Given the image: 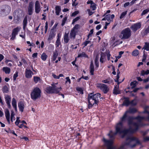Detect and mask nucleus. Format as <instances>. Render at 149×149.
Here are the masks:
<instances>
[{
	"mask_svg": "<svg viewBox=\"0 0 149 149\" xmlns=\"http://www.w3.org/2000/svg\"><path fill=\"white\" fill-rule=\"evenodd\" d=\"M127 117V113L125 112L123 117L121 118L120 121L117 124L116 127V132H113L112 131H110L108 134L110 140H108L104 138H103V141L104 143V146L106 147L107 149H113V140L115 139V136L117 133L122 134V137L123 138L126 135L130 134H132L136 131L142 126V123L139 121L134 122L133 120L136 119L137 120H141L143 118V117L138 116L136 117L129 116L127 118L128 124L129 126L132 125L134 127L132 129L131 127L124 130H123V124L126 120Z\"/></svg>",
	"mask_w": 149,
	"mask_h": 149,
	"instance_id": "obj_1",
	"label": "nucleus"
},
{
	"mask_svg": "<svg viewBox=\"0 0 149 149\" xmlns=\"http://www.w3.org/2000/svg\"><path fill=\"white\" fill-rule=\"evenodd\" d=\"M140 144V142L137 138L132 136H128L126 138L125 143L120 147L114 149H127L128 148H133L136 144Z\"/></svg>",
	"mask_w": 149,
	"mask_h": 149,
	"instance_id": "obj_2",
	"label": "nucleus"
},
{
	"mask_svg": "<svg viewBox=\"0 0 149 149\" xmlns=\"http://www.w3.org/2000/svg\"><path fill=\"white\" fill-rule=\"evenodd\" d=\"M58 83H53L52 84V86H49L47 87L45 90V91L48 94L50 93H58L59 92L60 90H61V87L59 88L57 87L56 85Z\"/></svg>",
	"mask_w": 149,
	"mask_h": 149,
	"instance_id": "obj_3",
	"label": "nucleus"
},
{
	"mask_svg": "<svg viewBox=\"0 0 149 149\" xmlns=\"http://www.w3.org/2000/svg\"><path fill=\"white\" fill-rule=\"evenodd\" d=\"M41 91L38 87L34 88L30 94L31 99L35 101L41 97Z\"/></svg>",
	"mask_w": 149,
	"mask_h": 149,
	"instance_id": "obj_4",
	"label": "nucleus"
},
{
	"mask_svg": "<svg viewBox=\"0 0 149 149\" xmlns=\"http://www.w3.org/2000/svg\"><path fill=\"white\" fill-rule=\"evenodd\" d=\"M101 97V94L97 93L94 94L91 93L89 94L88 100H89L93 102L97 105L99 102V99Z\"/></svg>",
	"mask_w": 149,
	"mask_h": 149,
	"instance_id": "obj_5",
	"label": "nucleus"
},
{
	"mask_svg": "<svg viewBox=\"0 0 149 149\" xmlns=\"http://www.w3.org/2000/svg\"><path fill=\"white\" fill-rule=\"evenodd\" d=\"M132 31L129 28L123 30L121 32L119 37L121 39H128L131 36Z\"/></svg>",
	"mask_w": 149,
	"mask_h": 149,
	"instance_id": "obj_6",
	"label": "nucleus"
},
{
	"mask_svg": "<svg viewBox=\"0 0 149 149\" xmlns=\"http://www.w3.org/2000/svg\"><path fill=\"white\" fill-rule=\"evenodd\" d=\"M10 7L7 5L2 6L1 8V14L3 16H6L8 15L11 10Z\"/></svg>",
	"mask_w": 149,
	"mask_h": 149,
	"instance_id": "obj_7",
	"label": "nucleus"
},
{
	"mask_svg": "<svg viewBox=\"0 0 149 149\" xmlns=\"http://www.w3.org/2000/svg\"><path fill=\"white\" fill-rule=\"evenodd\" d=\"M97 87L100 89L104 94L107 93L109 91V88L106 85L103 84H97Z\"/></svg>",
	"mask_w": 149,
	"mask_h": 149,
	"instance_id": "obj_8",
	"label": "nucleus"
},
{
	"mask_svg": "<svg viewBox=\"0 0 149 149\" xmlns=\"http://www.w3.org/2000/svg\"><path fill=\"white\" fill-rule=\"evenodd\" d=\"M124 99L125 100L123 102L122 104L123 105L128 106L130 104H131L132 105L134 106L136 104V103L134 100H132L131 102H130L128 98L125 97Z\"/></svg>",
	"mask_w": 149,
	"mask_h": 149,
	"instance_id": "obj_9",
	"label": "nucleus"
},
{
	"mask_svg": "<svg viewBox=\"0 0 149 149\" xmlns=\"http://www.w3.org/2000/svg\"><path fill=\"white\" fill-rule=\"evenodd\" d=\"M20 29V27H17L16 28H14L13 30V31L12 33V37L10 38L11 40H13L15 39L16 35L18 33Z\"/></svg>",
	"mask_w": 149,
	"mask_h": 149,
	"instance_id": "obj_10",
	"label": "nucleus"
},
{
	"mask_svg": "<svg viewBox=\"0 0 149 149\" xmlns=\"http://www.w3.org/2000/svg\"><path fill=\"white\" fill-rule=\"evenodd\" d=\"M141 24L140 23H137L132 25L130 28L133 31L136 32L141 27Z\"/></svg>",
	"mask_w": 149,
	"mask_h": 149,
	"instance_id": "obj_11",
	"label": "nucleus"
},
{
	"mask_svg": "<svg viewBox=\"0 0 149 149\" xmlns=\"http://www.w3.org/2000/svg\"><path fill=\"white\" fill-rule=\"evenodd\" d=\"M5 99L8 107L9 109H10L11 108V106L10 105L11 101V97L8 95H6L5 96Z\"/></svg>",
	"mask_w": 149,
	"mask_h": 149,
	"instance_id": "obj_12",
	"label": "nucleus"
},
{
	"mask_svg": "<svg viewBox=\"0 0 149 149\" xmlns=\"http://www.w3.org/2000/svg\"><path fill=\"white\" fill-rule=\"evenodd\" d=\"M35 10L36 13H38L41 10L40 5L38 1L36 2L35 4Z\"/></svg>",
	"mask_w": 149,
	"mask_h": 149,
	"instance_id": "obj_13",
	"label": "nucleus"
},
{
	"mask_svg": "<svg viewBox=\"0 0 149 149\" xmlns=\"http://www.w3.org/2000/svg\"><path fill=\"white\" fill-rule=\"evenodd\" d=\"M18 105L20 111L23 112L25 107L24 102L22 101H20L18 102Z\"/></svg>",
	"mask_w": 149,
	"mask_h": 149,
	"instance_id": "obj_14",
	"label": "nucleus"
},
{
	"mask_svg": "<svg viewBox=\"0 0 149 149\" xmlns=\"http://www.w3.org/2000/svg\"><path fill=\"white\" fill-rule=\"evenodd\" d=\"M33 74V72L30 70L26 69L25 71L26 77L28 78H31Z\"/></svg>",
	"mask_w": 149,
	"mask_h": 149,
	"instance_id": "obj_15",
	"label": "nucleus"
},
{
	"mask_svg": "<svg viewBox=\"0 0 149 149\" xmlns=\"http://www.w3.org/2000/svg\"><path fill=\"white\" fill-rule=\"evenodd\" d=\"M115 15L113 14L110 15L108 14L105 17V18L108 22H111L113 21V19L114 18Z\"/></svg>",
	"mask_w": 149,
	"mask_h": 149,
	"instance_id": "obj_16",
	"label": "nucleus"
},
{
	"mask_svg": "<svg viewBox=\"0 0 149 149\" xmlns=\"http://www.w3.org/2000/svg\"><path fill=\"white\" fill-rule=\"evenodd\" d=\"M5 113L6 117L8 123L10 124V112L8 109L6 110L5 111Z\"/></svg>",
	"mask_w": 149,
	"mask_h": 149,
	"instance_id": "obj_17",
	"label": "nucleus"
},
{
	"mask_svg": "<svg viewBox=\"0 0 149 149\" xmlns=\"http://www.w3.org/2000/svg\"><path fill=\"white\" fill-rule=\"evenodd\" d=\"M90 71L91 75H93L94 74V68L93 65V62L91 61L90 66Z\"/></svg>",
	"mask_w": 149,
	"mask_h": 149,
	"instance_id": "obj_18",
	"label": "nucleus"
},
{
	"mask_svg": "<svg viewBox=\"0 0 149 149\" xmlns=\"http://www.w3.org/2000/svg\"><path fill=\"white\" fill-rule=\"evenodd\" d=\"M77 32L71 30L70 33V38L71 39L74 40L76 37Z\"/></svg>",
	"mask_w": 149,
	"mask_h": 149,
	"instance_id": "obj_19",
	"label": "nucleus"
},
{
	"mask_svg": "<svg viewBox=\"0 0 149 149\" xmlns=\"http://www.w3.org/2000/svg\"><path fill=\"white\" fill-rule=\"evenodd\" d=\"M22 12L20 10H17L15 11V15L18 18L22 16Z\"/></svg>",
	"mask_w": 149,
	"mask_h": 149,
	"instance_id": "obj_20",
	"label": "nucleus"
},
{
	"mask_svg": "<svg viewBox=\"0 0 149 149\" xmlns=\"http://www.w3.org/2000/svg\"><path fill=\"white\" fill-rule=\"evenodd\" d=\"M55 36V33L53 31H51L50 33L48 40V41H51Z\"/></svg>",
	"mask_w": 149,
	"mask_h": 149,
	"instance_id": "obj_21",
	"label": "nucleus"
},
{
	"mask_svg": "<svg viewBox=\"0 0 149 149\" xmlns=\"http://www.w3.org/2000/svg\"><path fill=\"white\" fill-rule=\"evenodd\" d=\"M113 93L115 95L119 94L120 93V91L119 90V87L117 85L114 86V89L113 90Z\"/></svg>",
	"mask_w": 149,
	"mask_h": 149,
	"instance_id": "obj_22",
	"label": "nucleus"
},
{
	"mask_svg": "<svg viewBox=\"0 0 149 149\" xmlns=\"http://www.w3.org/2000/svg\"><path fill=\"white\" fill-rule=\"evenodd\" d=\"M64 42L66 43H68L69 40L70 38L69 37V33H65L64 36Z\"/></svg>",
	"mask_w": 149,
	"mask_h": 149,
	"instance_id": "obj_23",
	"label": "nucleus"
},
{
	"mask_svg": "<svg viewBox=\"0 0 149 149\" xmlns=\"http://www.w3.org/2000/svg\"><path fill=\"white\" fill-rule=\"evenodd\" d=\"M12 105L15 111H17V101L15 98H13L12 101Z\"/></svg>",
	"mask_w": 149,
	"mask_h": 149,
	"instance_id": "obj_24",
	"label": "nucleus"
},
{
	"mask_svg": "<svg viewBox=\"0 0 149 149\" xmlns=\"http://www.w3.org/2000/svg\"><path fill=\"white\" fill-rule=\"evenodd\" d=\"M58 56V52L56 50L53 52L52 59L53 61H55Z\"/></svg>",
	"mask_w": 149,
	"mask_h": 149,
	"instance_id": "obj_25",
	"label": "nucleus"
},
{
	"mask_svg": "<svg viewBox=\"0 0 149 149\" xmlns=\"http://www.w3.org/2000/svg\"><path fill=\"white\" fill-rule=\"evenodd\" d=\"M2 70L6 74H9L10 72V69L7 67H3L2 68Z\"/></svg>",
	"mask_w": 149,
	"mask_h": 149,
	"instance_id": "obj_26",
	"label": "nucleus"
},
{
	"mask_svg": "<svg viewBox=\"0 0 149 149\" xmlns=\"http://www.w3.org/2000/svg\"><path fill=\"white\" fill-rule=\"evenodd\" d=\"M9 88L6 85L3 86L2 88V90L3 93H8L9 92Z\"/></svg>",
	"mask_w": 149,
	"mask_h": 149,
	"instance_id": "obj_27",
	"label": "nucleus"
},
{
	"mask_svg": "<svg viewBox=\"0 0 149 149\" xmlns=\"http://www.w3.org/2000/svg\"><path fill=\"white\" fill-rule=\"evenodd\" d=\"M88 100V109H90L94 105H96V104H95L92 102V101H90L89 100Z\"/></svg>",
	"mask_w": 149,
	"mask_h": 149,
	"instance_id": "obj_28",
	"label": "nucleus"
},
{
	"mask_svg": "<svg viewBox=\"0 0 149 149\" xmlns=\"http://www.w3.org/2000/svg\"><path fill=\"white\" fill-rule=\"evenodd\" d=\"M61 7L58 6H56L55 7L56 13L57 15H59L61 11Z\"/></svg>",
	"mask_w": 149,
	"mask_h": 149,
	"instance_id": "obj_29",
	"label": "nucleus"
},
{
	"mask_svg": "<svg viewBox=\"0 0 149 149\" xmlns=\"http://www.w3.org/2000/svg\"><path fill=\"white\" fill-rule=\"evenodd\" d=\"M137 111V110L136 109L134 108H130L129 110L127 111L126 112L127 113H136Z\"/></svg>",
	"mask_w": 149,
	"mask_h": 149,
	"instance_id": "obj_30",
	"label": "nucleus"
},
{
	"mask_svg": "<svg viewBox=\"0 0 149 149\" xmlns=\"http://www.w3.org/2000/svg\"><path fill=\"white\" fill-rule=\"evenodd\" d=\"M61 44V42L60 41V38L58 36L55 43L56 47H58L59 45H60Z\"/></svg>",
	"mask_w": 149,
	"mask_h": 149,
	"instance_id": "obj_31",
	"label": "nucleus"
},
{
	"mask_svg": "<svg viewBox=\"0 0 149 149\" xmlns=\"http://www.w3.org/2000/svg\"><path fill=\"white\" fill-rule=\"evenodd\" d=\"M144 49L147 51H148L149 50V43L147 42H145V45L144 46L142 49Z\"/></svg>",
	"mask_w": 149,
	"mask_h": 149,
	"instance_id": "obj_32",
	"label": "nucleus"
},
{
	"mask_svg": "<svg viewBox=\"0 0 149 149\" xmlns=\"http://www.w3.org/2000/svg\"><path fill=\"white\" fill-rule=\"evenodd\" d=\"M27 21V17H25L23 21V29L24 30H25V28L26 26Z\"/></svg>",
	"mask_w": 149,
	"mask_h": 149,
	"instance_id": "obj_33",
	"label": "nucleus"
},
{
	"mask_svg": "<svg viewBox=\"0 0 149 149\" xmlns=\"http://www.w3.org/2000/svg\"><path fill=\"white\" fill-rule=\"evenodd\" d=\"M146 112L148 114V116L147 117H142V116H141V117H142L143 118V119L141 120H138V121H139L140 122H141L142 124V126H143V123H142L141 122V121L142 120H147V121H149V112H148V111H146Z\"/></svg>",
	"mask_w": 149,
	"mask_h": 149,
	"instance_id": "obj_34",
	"label": "nucleus"
},
{
	"mask_svg": "<svg viewBox=\"0 0 149 149\" xmlns=\"http://www.w3.org/2000/svg\"><path fill=\"white\" fill-rule=\"evenodd\" d=\"M77 57L78 58H79V57L88 58V56L84 52H83L79 54L78 56Z\"/></svg>",
	"mask_w": 149,
	"mask_h": 149,
	"instance_id": "obj_35",
	"label": "nucleus"
},
{
	"mask_svg": "<svg viewBox=\"0 0 149 149\" xmlns=\"http://www.w3.org/2000/svg\"><path fill=\"white\" fill-rule=\"evenodd\" d=\"M15 113L13 111H12L11 113L10 116V120L12 122H13V120H15V118L14 117Z\"/></svg>",
	"mask_w": 149,
	"mask_h": 149,
	"instance_id": "obj_36",
	"label": "nucleus"
},
{
	"mask_svg": "<svg viewBox=\"0 0 149 149\" xmlns=\"http://www.w3.org/2000/svg\"><path fill=\"white\" fill-rule=\"evenodd\" d=\"M139 51L137 49H135L133 51L132 53V55L134 56H137L139 54Z\"/></svg>",
	"mask_w": 149,
	"mask_h": 149,
	"instance_id": "obj_37",
	"label": "nucleus"
},
{
	"mask_svg": "<svg viewBox=\"0 0 149 149\" xmlns=\"http://www.w3.org/2000/svg\"><path fill=\"white\" fill-rule=\"evenodd\" d=\"M100 56V61L102 63H103L104 62V59L105 57V55L104 53H102L101 54Z\"/></svg>",
	"mask_w": 149,
	"mask_h": 149,
	"instance_id": "obj_38",
	"label": "nucleus"
},
{
	"mask_svg": "<svg viewBox=\"0 0 149 149\" xmlns=\"http://www.w3.org/2000/svg\"><path fill=\"white\" fill-rule=\"evenodd\" d=\"M80 28V26L79 24H76L74 27L72 29V30L73 31H76L77 32V30Z\"/></svg>",
	"mask_w": 149,
	"mask_h": 149,
	"instance_id": "obj_39",
	"label": "nucleus"
},
{
	"mask_svg": "<svg viewBox=\"0 0 149 149\" xmlns=\"http://www.w3.org/2000/svg\"><path fill=\"white\" fill-rule=\"evenodd\" d=\"M90 7L92 10H94L96 8V5L94 2H93L92 4H91Z\"/></svg>",
	"mask_w": 149,
	"mask_h": 149,
	"instance_id": "obj_40",
	"label": "nucleus"
},
{
	"mask_svg": "<svg viewBox=\"0 0 149 149\" xmlns=\"http://www.w3.org/2000/svg\"><path fill=\"white\" fill-rule=\"evenodd\" d=\"M113 81L112 80L110 79H108L105 80H103L102 81V82L105 83H112Z\"/></svg>",
	"mask_w": 149,
	"mask_h": 149,
	"instance_id": "obj_41",
	"label": "nucleus"
},
{
	"mask_svg": "<svg viewBox=\"0 0 149 149\" xmlns=\"http://www.w3.org/2000/svg\"><path fill=\"white\" fill-rule=\"evenodd\" d=\"M124 53L123 52L121 51L119 52V56H116V59L114 61L115 62H117L118 61V60L120 58L121 56V55Z\"/></svg>",
	"mask_w": 149,
	"mask_h": 149,
	"instance_id": "obj_42",
	"label": "nucleus"
},
{
	"mask_svg": "<svg viewBox=\"0 0 149 149\" xmlns=\"http://www.w3.org/2000/svg\"><path fill=\"white\" fill-rule=\"evenodd\" d=\"M149 74V70H148L146 71L142 70L141 72V74L142 75L144 76L145 75H148Z\"/></svg>",
	"mask_w": 149,
	"mask_h": 149,
	"instance_id": "obj_43",
	"label": "nucleus"
},
{
	"mask_svg": "<svg viewBox=\"0 0 149 149\" xmlns=\"http://www.w3.org/2000/svg\"><path fill=\"white\" fill-rule=\"evenodd\" d=\"M47 57V55L45 53H43L41 56V58L42 60L44 61H45L46 60Z\"/></svg>",
	"mask_w": 149,
	"mask_h": 149,
	"instance_id": "obj_44",
	"label": "nucleus"
},
{
	"mask_svg": "<svg viewBox=\"0 0 149 149\" xmlns=\"http://www.w3.org/2000/svg\"><path fill=\"white\" fill-rule=\"evenodd\" d=\"M40 80V77L37 76H34L33 77V80L36 83H37Z\"/></svg>",
	"mask_w": 149,
	"mask_h": 149,
	"instance_id": "obj_45",
	"label": "nucleus"
},
{
	"mask_svg": "<svg viewBox=\"0 0 149 149\" xmlns=\"http://www.w3.org/2000/svg\"><path fill=\"white\" fill-rule=\"evenodd\" d=\"M127 11L123 12L121 14L120 17V18L121 19L125 17V16L127 14Z\"/></svg>",
	"mask_w": 149,
	"mask_h": 149,
	"instance_id": "obj_46",
	"label": "nucleus"
},
{
	"mask_svg": "<svg viewBox=\"0 0 149 149\" xmlns=\"http://www.w3.org/2000/svg\"><path fill=\"white\" fill-rule=\"evenodd\" d=\"M136 83L137 82L136 81L131 82L130 84V85L132 86V88H133L136 86Z\"/></svg>",
	"mask_w": 149,
	"mask_h": 149,
	"instance_id": "obj_47",
	"label": "nucleus"
},
{
	"mask_svg": "<svg viewBox=\"0 0 149 149\" xmlns=\"http://www.w3.org/2000/svg\"><path fill=\"white\" fill-rule=\"evenodd\" d=\"M67 17H65L63 19L61 24L62 26H63L65 25L66 22L67 20Z\"/></svg>",
	"mask_w": 149,
	"mask_h": 149,
	"instance_id": "obj_48",
	"label": "nucleus"
},
{
	"mask_svg": "<svg viewBox=\"0 0 149 149\" xmlns=\"http://www.w3.org/2000/svg\"><path fill=\"white\" fill-rule=\"evenodd\" d=\"M21 61L22 62V64L24 66L26 65H27V63L25 59L24 58H22L21 60Z\"/></svg>",
	"mask_w": 149,
	"mask_h": 149,
	"instance_id": "obj_49",
	"label": "nucleus"
},
{
	"mask_svg": "<svg viewBox=\"0 0 149 149\" xmlns=\"http://www.w3.org/2000/svg\"><path fill=\"white\" fill-rule=\"evenodd\" d=\"M149 11V8L146 9L144 10H143L141 14V16H143V15H144L146 13H147Z\"/></svg>",
	"mask_w": 149,
	"mask_h": 149,
	"instance_id": "obj_50",
	"label": "nucleus"
},
{
	"mask_svg": "<svg viewBox=\"0 0 149 149\" xmlns=\"http://www.w3.org/2000/svg\"><path fill=\"white\" fill-rule=\"evenodd\" d=\"M95 63L96 66L98 68L99 66V62H98V59L96 58L95 60Z\"/></svg>",
	"mask_w": 149,
	"mask_h": 149,
	"instance_id": "obj_51",
	"label": "nucleus"
},
{
	"mask_svg": "<svg viewBox=\"0 0 149 149\" xmlns=\"http://www.w3.org/2000/svg\"><path fill=\"white\" fill-rule=\"evenodd\" d=\"M80 17H77L74 19L72 20V24H74L75 22L76 21L80 19Z\"/></svg>",
	"mask_w": 149,
	"mask_h": 149,
	"instance_id": "obj_52",
	"label": "nucleus"
},
{
	"mask_svg": "<svg viewBox=\"0 0 149 149\" xmlns=\"http://www.w3.org/2000/svg\"><path fill=\"white\" fill-rule=\"evenodd\" d=\"M18 71H16L15 73L14 74L13 76V79L14 80H16L17 77L18 76Z\"/></svg>",
	"mask_w": 149,
	"mask_h": 149,
	"instance_id": "obj_53",
	"label": "nucleus"
},
{
	"mask_svg": "<svg viewBox=\"0 0 149 149\" xmlns=\"http://www.w3.org/2000/svg\"><path fill=\"white\" fill-rule=\"evenodd\" d=\"M33 4L32 2H31L29 3V6L28 8L29 9H33Z\"/></svg>",
	"mask_w": 149,
	"mask_h": 149,
	"instance_id": "obj_54",
	"label": "nucleus"
},
{
	"mask_svg": "<svg viewBox=\"0 0 149 149\" xmlns=\"http://www.w3.org/2000/svg\"><path fill=\"white\" fill-rule=\"evenodd\" d=\"M90 42H91V41L90 40L86 41L83 43V45H84V47H85Z\"/></svg>",
	"mask_w": 149,
	"mask_h": 149,
	"instance_id": "obj_55",
	"label": "nucleus"
},
{
	"mask_svg": "<svg viewBox=\"0 0 149 149\" xmlns=\"http://www.w3.org/2000/svg\"><path fill=\"white\" fill-rule=\"evenodd\" d=\"M147 56V54L145 53V51H144L143 58L142 60V61L144 62L146 60V58Z\"/></svg>",
	"mask_w": 149,
	"mask_h": 149,
	"instance_id": "obj_56",
	"label": "nucleus"
},
{
	"mask_svg": "<svg viewBox=\"0 0 149 149\" xmlns=\"http://www.w3.org/2000/svg\"><path fill=\"white\" fill-rule=\"evenodd\" d=\"M28 14L29 15H31L32 14L33 9L28 8Z\"/></svg>",
	"mask_w": 149,
	"mask_h": 149,
	"instance_id": "obj_57",
	"label": "nucleus"
},
{
	"mask_svg": "<svg viewBox=\"0 0 149 149\" xmlns=\"http://www.w3.org/2000/svg\"><path fill=\"white\" fill-rule=\"evenodd\" d=\"M79 13V12L78 11H75L74 13H72V16L74 17L76 16V15L78 14Z\"/></svg>",
	"mask_w": 149,
	"mask_h": 149,
	"instance_id": "obj_58",
	"label": "nucleus"
},
{
	"mask_svg": "<svg viewBox=\"0 0 149 149\" xmlns=\"http://www.w3.org/2000/svg\"><path fill=\"white\" fill-rule=\"evenodd\" d=\"M148 130H147L144 132L141 131V132L143 136H144L148 134Z\"/></svg>",
	"mask_w": 149,
	"mask_h": 149,
	"instance_id": "obj_59",
	"label": "nucleus"
},
{
	"mask_svg": "<svg viewBox=\"0 0 149 149\" xmlns=\"http://www.w3.org/2000/svg\"><path fill=\"white\" fill-rule=\"evenodd\" d=\"M65 79L66 80L65 81V83H67L68 82H69V84H70L71 83V81L69 78V77H66L65 78Z\"/></svg>",
	"mask_w": 149,
	"mask_h": 149,
	"instance_id": "obj_60",
	"label": "nucleus"
},
{
	"mask_svg": "<svg viewBox=\"0 0 149 149\" xmlns=\"http://www.w3.org/2000/svg\"><path fill=\"white\" fill-rule=\"evenodd\" d=\"M48 23L47 22H46L45 23V33H46L47 32V30L48 29Z\"/></svg>",
	"mask_w": 149,
	"mask_h": 149,
	"instance_id": "obj_61",
	"label": "nucleus"
},
{
	"mask_svg": "<svg viewBox=\"0 0 149 149\" xmlns=\"http://www.w3.org/2000/svg\"><path fill=\"white\" fill-rule=\"evenodd\" d=\"M87 11L88 12V15L90 16L92 15L94 13V12L91 11V10L89 9H88Z\"/></svg>",
	"mask_w": 149,
	"mask_h": 149,
	"instance_id": "obj_62",
	"label": "nucleus"
},
{
	"mask_svg": "<svg viewBox=\"0 0 149 149\" xmlns=\"http://www.w3.org/2000/svg\"><path fill=\"white\" fill-rule=\"evenodd\" d=\"M77 91H80V93L81 94H83V90H82V88H77Z\"/></svg>",
	"mask_w": 149,
	"mask_h": 149,
	"instance_id": "obj_63",
	"label": "nucleus"
},
{
	"mask_svg": "<svg viewBox=\"0 0 149 149\" xmlns=\"http://www.w3.org/2000/svg\"><path fill=\"white\" fill-rule=\"evenodd\" d=\"M149 33V26H148L147 28L146 29L145 31V34H147Z\"/></svg>",
	"mask_w": 149,
	"mask_h": 149,
	"instance_id": "obj_64",
	"label": "nucleus"
}]
</instances>
